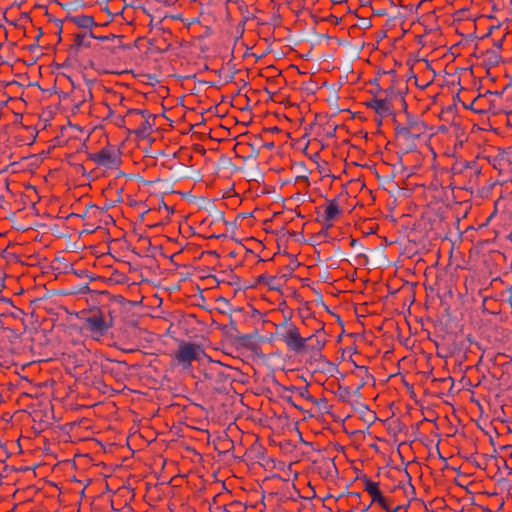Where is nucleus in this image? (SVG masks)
Wrapping results in <instances>:
<instances>
[{
    "instance_id": "f257e3e1",
    "label": "nucleus",
    "mask_w": 512,
    "mask_h": 512,
    "mask_svg": "<svg viewBox=\"0 0 512 512\" xmlns=\"http://www.w3.org/2000/svg\"><path fill=\"white\" fill-rule=\"evenodd\" d=\"M284 329L281 333V340L286 344L289 351L295 354L307 353L306 337H302L298 327L287 319L279 325Z\"/></svg>"
},
{
    "instance_id": "f03ea898",
    "label": "nucleus",
    "mask_w": 512,
    "mask_h": 512,
    "mask_svg": "<svg viewBox=\"0 0 512 512\" xmlns=\"http://www.w3.org/2000/svg\"><path fill=\"white\" fill-rule=\"evenodd\" d=\"M230 369L218 361H210L204 369V378L210 382L214 390L224 391L230 382Z\"/></svg>"
},
{
    "instance_id": "7ed1b4c3",
    "label": "nucleus",
    "mask_w": 512,
    "mask_h": 512,
    "mask_svg": "<svg viewBox=\"0 0 512 512\" xmlns=\"http://www.w3.org/2000/svg\"><path fill=\"white\" fill-rule=\"evenodd\" d=\"M66 20L69 21V22H72L73 24H75L77 27H79L81 29H89L90 31H89L88 35H89L90 38L99 39L101 41H111V42H113V45L107 47L112 52H115V49L122 47L121 37L120 36H117V35H114V34H111V35H108V36H99V35H96L91 30L93 27H98L99 26L95 22V20H94V18L92 16H88V15H69V16H67Z\"/></svg>"
},
{
    "instance_id": "20e7f679",
    "label": "nucleus",
    "mask_w": 512,
    "mask_h": 512,
    "mask_svg": "<svg viewBox=\"0 0 512 512\" xmlns=\"http://www.w3.org/2000/svg\"><path fill=\"white\" fill-rule=\"evenodd\" d=\"M425 132L426 125L417 119H408L406 124H399L395 128L396 138L410 146L414 145L415 140H418Z\"/></svg>"
},
{
    "instance_id": "39448f33",
    "label": "nucleus",
    "mask_w": 512,
    "mask_h": 512,
    "mask_svg": "<svg viewBox=\"0 0 512 512\" xmlns=\"http://www.w3.org/2000/svg\"><path fill=\"white\" fill-rule=\"evenodd\" d=\"M112 326L113 317L111 313H109V319H106L101 309L91 311L84 323L85 329L97 338L106 335Z\"/></svg>"
},
{
    "instance_id": "423d86ee",
    "label": "nucleus",
    "mask_w": 512,
    "mask_h": 512,
    "mask_svg": "<svg viewBox=\"0 0 512 512\" xmlns=\"http://www.w3.org/2000/svg\"><path fill=\"white\" fill-rule=\"evenodd\" d=\"M88 160L93 161L98 166L117 169L121 164V152L114 146L108 145L96 153H89Z\"/></svg>"
},
{
    "instance_id": "0eeeda50",
    "label": "nucleus",
    "mask_w": 512,
    "mask_h": 512,
    "mask_svg": "<svg viewBox=\"0 0 512 512\" xmlns=\"http://www.w3.org/2000/svg\"><path fill=\"white\" fill-rule=\"evenodd\" d=\"M142 118L143 121L140 125L134 129V134L139 138H147L151 132L152 127L154 125V121L156 119V115L149 113L148 110H140V109H129L125 118L131 121H137V118Z\"/></svg>"
},
{
    "instance_id": "6e6552de",
    "label": "nucleus",
    "mask_w": 512,
    "mask_h": 512,
    "mask_svg": "<svg viewBox=\"0 0 512 512\" xmlns=\"http://www.w3.org/2000/svg\"><path fill=\"white\" fill-rule=\"evenodd\" d=\"M204 354L200 345L182 341L179 344L178 351L176 352V360L185 368L189 367L194 360H198L200 355Z\"/></svg>"
},
{
    "instance_id": "1a4fd4ad",
    "label": "nucleus",
    "mask_w": 512,
    "mask_h": 512,
    "mask_svg": "<svg viewBox=\"0 0 512 512\" xmlns=\"http://www.w3.org/2000/svg\"><path fill=\"white\" fill-rule=\"evenodd\" d=\"M367 107L374 109L382 117L392 114V104L387 98L378 99L374 97L367 102Z\"/></svg>"
},
{
    "instance_id": "9d476101",
    "label": "nucleus",
    "mask_w": 512,
    "mask_h": 512,
    "mask_svg": "<svg viewBox=\"0 0 512 512\" xmlns=\"http://www.w3.org/2000/svg\"><path fill=\"white\" fill-rule=\"evenodd\" d=\"M342 213L337 199L329 200L325 208V221L328 222L326 229L332 227V222Z\"/></svg>"
},
{
    "instance_id": "9b49d317",
    "label": "nucleus",
    "mask_w": 512,
    "mask_h": 512,
    "mask_svg": "<svg viewBox=\"0 0 512 512\" xmlns=\"http://www.w3.org/2000/svg\"><path fill=\"white\" fill-rule=\"evenodd\" d=\"M383 424L394 437H398L406 429V426L399 420V418H386L383 421Z\"/></svg>"
},
{
    "instance_id": "f8f14e48",
    "label": "nucleus",
    "mask_w": 512,
    "mask_h": 512,
    "mask_svg": "<svg viewBox=\"0 0 512 512\" xmlns=\"http://www.w3.org/2000/svg\"><path fill=\"white\" fill-rule=\"evenodd\" d=\"M365 491H367L371 497L373 502L382 503L384 502V497L378 489V483L372 482L369 479H365Z\"/></svg>"
},
{
    "instance_id": "ddd939ff",
    "label": "nucleus",
    "mask_w": 512,
    "mask_h": 512,
    "mask_svg": "<svg viewBox=\"0 0 512 512\" xmlns=\"http://www.w3.org/2000/svg\"><path fill=\"white\" fill-rule=\"evenodd\" d=\"M491 423L493 424L494 431L498 435H502L503 433H512V428L506 419L494 418Z\"/></svg>"
},
{
    "instance_id": "4468645a",
    "label": "nucleus",
    "mask_w": 512,
    "mask_h": 512,
    "mask_svg": "<svg viewBox=\"0 0 512 512\" xmlns=\"http://www.w3.org/2000/svg\"><path fill=\"white\" fill-rule=\"evenodd\" d=\"M306 344H308L307 346V352L309 351H320L324 345H325V340H320L316 335H310L308 337H306Z\"/></svg>"
},
{
    "instance_id": "2eb2a0df",
    "label": "nucleus",
    "mask_w": 512,
    "mask_h": 512,
    "mask_svg": "<svg viewBox=\"0 0 512 512\" xmlns=\"http://www.w3.org/2000/svg\"><path fill=\"white\" fill-rule=\"evenodd\" d=\"M86 38H87V33H77V34H75V36H74V43L71 46V48L75 49L76 51H78L79 48H81V47H86V48L90 47L91 43H90V41H87Z\"/></svg>"
},
{
    "instance_id": "dca6fc26",
    "label": "nucleus",
    "mask_w": 512,
    "mask_h": 512,
    "mask_svg": "<svg viewBox=\"0 0 512 512\" xmlns=\"http://www.w3.org/2000/svg\"><path fill=\"white\" fill-rule=\"evenodd\" d=\"M50 425H52V423H49L43 418H39V420H33V425L31 428L34 431L35 435H38L41 432L45 431Z\"/></svg>"
},
{
    "instance_id": "f3484780",
    "label": "nucleus",
    "mask_w": 512,
    "mask_h": 512,
    "mask_svg": "<svg viewBox=\"0 0 512 512\" xmlns=\"http://www.w3.org/2000/svg\"><path fill=\"white\" fill-rule=\"evenodd\" d=\"M357 375L362 378L363 385L368 384L370 380H374V377L369 373L368 367L356 366Z\"/></svg>"
},
{
    "instance_id": "a211bd4d",
    "label": "nucleus",
    "mask_w": 512,
    "mask_h": 512,
    "mask_svg": "<svg viewBox=\"0 0 512 512\" xmlns=\"http://www.w3.org/2000/svg\"><path fill=\"white\" fill-rule=\"evenodd\" d=\"M478 101H479V98H475L471 102V104L468 106V108H470L471 110H473L477 113H482V112H484V110L478 107Z\"/></svg>"
},
{
    "instance_id": "6ab92c4d",
    "label": "nucleus",
    "mask_w": 512,
    "mask_h": 512,
    "mask_svg": "<svg viewBox=\"0 0 512 512\" xmlns=\"http://www.w3.org/2000/svg\"><path fill=\"white\" fill-rule=\"evenodd\" d=\"M296 182H298V183L303 182L306 186H309V180H308V177H306V176L297 177Z\"/></svg>"
},
{
    "instance_id": "aec40b11",
    "label": "nucleus",
    "mask_w": 512,
    "mask_h": 512,
    "mask_svg": "<svg viewBox=\"0 0 512 512\" xmlns=\"http://www.w3.org/2000/svg\"><path fill=\"white\" fill-rule=\"evenodd\" d=\"M320 405H322L325 409H328V406H327V402L325 399L321 400V403L318 404V406L320 407ZM326 413H329L328 410L325 411Z\"/></svg>"
},
{
    "instance_id": "412c9836",
    "label": "nucleus",
    "mask_w": 512,
    "mask_h": 512,
    "mask_svg": "<svg viewBox=\"0 0 512 512\" xmlns=\"http://www.w3.org/2000/svg\"><path fill=\"white\" fill-rule=\"evenodd\" d=\"M486 419H487V418H478V419H477L476 424H477V426H478L480 429H483V428H482V423H481V421L486 420Z\"/></svg>"
},
{
    "instance_id": "4be33fe9",
    "label": "nucleus",
    "mask_w": 512,
    "mask_h": 512,
    "mask_svg": "<svg viewBox=\"0 0 512 512\" xmlns=\"http://www.w3.org/2000/svg\"><path fill=\"white\" fill-rule=\"evenodd\" d=\"M385 510H387L389 512V507L387 506L386 504V499L384 498V502L382 503H379Z\"/></svg>"
},
{
    "instance_id": "5701e85b",
    "label": "nucleus",
    "mask_w": 512,
    "mask_h": 512,
    "mask_svg": "<svg viewBox=\"0 0 512 512\" xmlns=\"http://www.w3.org/2000/svg\"><path fill=\"white\" fill-rule=\"evenodd\" d=\"M358 241L356 239H351L350 246L355 247L357 245Z\"/></svg>"
},
{
    "instance_id": "b1692460",
    "label": "nucleus",
    "mask_w": 512,
    "mask_h": 512,
    "mask_svg": "<svg viewBox=\"0 0 512 512\" xmlns=\"http://www.w3.org/2000/svg\"><path fill=\"white\" fill-rule=\"evenodd\" d=\"M456 433V430L449 429V432L447 433V436H453Z\"/></svg>"
},
{
    "instance_id": "393cba45",
    "label": "nucleus",
    "mask_w": 512,
    "mask_h": 512,
    "mask_svg": "<svg viewBox=\"0 0 512 512\" xmlns=\"http://www.w3.org/2000/svg\"><path fill=\"white\" fill-rule=\"evenodd\" d=\"M266 278H267V277H266L265 275H261V276H259L258 281H259V282H265Z\"/></svg>"
},
{
    "instance_id": "a878e982",
    "label": "nucleus",
    "mask_w": 512,
    "mask_h": 512,
    "mask_svg": "<svg viewBox=\"0 0 512 512\" xmlns=\"http://www.w3.org/2000/svg\"><path fill=\"white\" fill-rule=\"evenodd\" d=\"M43 35L42 29L39 28L38 35L36 36V39L38 40Z\"/></svg>"
},
{
    "instance_id": "bb28decb",
    "label": "nucleus",
    "mask_w": 512,
    "mask_h": 512,
    "mask_svg": "<svg viewBox=\"0 0 512 512\" xmlns=\"http://www.w3.org/2000/svg\"><path fill=\"white\" fill-rule=\"evenodd\" d=\"M424 419H425V420H427V421L434 422L435 426L438 428V425H437V423L435 422V420H433V419H431V418H428V417H425Z\"/></svg>"
},
{
    "instance_id": "cd10ccee",
    "label": "nucleus",
    "mask_w": 512,
    "mask_h": 512,
    "mask_svg": "<svg viewBox=\"0 0 512 512\" xmlns=\"http://www.w3.org/2000/svg\"><path fill=\"white\" fill-rule=\"evenodd\" d=\"M264 420H266V418H259V423H260V424H262V425H264V424H265V421H264Z\"/></svg>"
},
{
    "instance_id": "c85d7f7f",
    "label": "nucleus",
    "mask_w": 512,
    "mask_h": 512,
    "mask_svg": "<svg viewBox=\"0 0 512 512\" xmlns=\"http://www.w3.org/2000/svg\"><path fill=\"white\" fill-rule=\"evenodd\" d=\"M170 408L174 410V409H177V408H179V406H174V405H171V407H170Z\"/></svg>"
},
{
    "instance_id": "c756f323",
    "label": "nucleus",
    "mask_w": 512,
    "mask_h": 512,
    "mask_svg": "<svg viewBox=\"0 0 512 512\" xmlns=\"http://www.w3.org/2000/svg\"><path fill=\"white\" fill-rule=\"evenodd\" d=\"M62 32V25L59 26V33Z\"/></svg>"
}]
</instances>
